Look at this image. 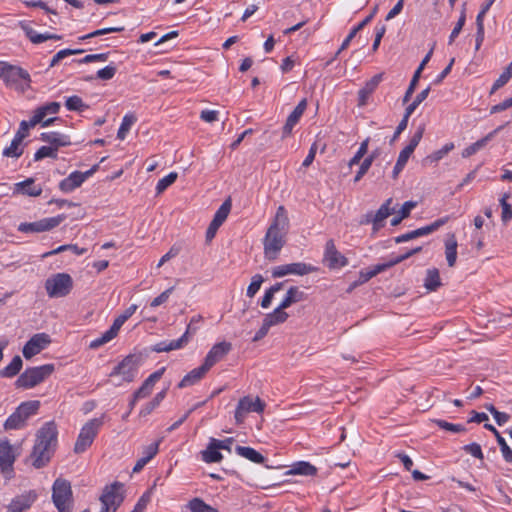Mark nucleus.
<instances>
[{"instance_id": "1", "label": "nucleus", "mask_w": 512, "mask_h": 512, "mask_svg": "<svg viewBox=\"0 0 512 512\" xmlns=\"http://www.w3.org/2000/svg\"><path fill=\"white\" fill-rule=\"evenodd\" d=\"M288 229L289 218L287 211L284 206H279L264 238V253L267 259H276L278 253L285 245V236Z\"/></svg>"}, {"instance_id": "2", "label": "nucleus", "mask_w": 512, "mask_h": 512, "mask_svg": "<svg viewBox=\"0 0 512 512\" xmlns=\"http://www.w3.org/2000/svg\"><path fill=\"white\" fill-rule=\"evenodd\" d=\"M52 502L58 512H72L74 499L70 481L57 478L52 485Z\"/></svg>"}, {"instance_id": "3", "label": "nucleus", "mask_w": 512, "mask_h": 512, "mask_svg": "<svg viewBox=\"0 0 512 512\" xmlns=\"http://www.w3.org/2000/svg\"><path fill=\"white\" fill-rule=\"evenodd\" d=\"M54 371L53 364H45L36 367L27 368L15 381L17 388L31 389L46 378H48Z\"/></svg>"}, {"instance_id": "4", "label": "nucleus", "mask_w": 512, "mask_h": 512, "mask_svg": "<svg viewBox=\"0 0 512 512\" xmlns=\"http://www.w3.org/2000/svg\"><path fill=\"white\" fill-rule=\"evenodd\" d=\"M124 485L120 482H114L110 486H106L100 497L102 504L101 512H116L118 507L124 501Z\"/></svg>"}, {"instance_id": "5", "label": "nucleus", "mask_w": 512, "mask_h": 512, "mask_svg": "<svg viewBox=\"0 0 512 512\" xmlns=\"http://www.w3.org/2000/svg\"><path fill=\"white\" fill-rule=\"evenodd\" d=\"M72 287L73 280L67 273H57L45 281L46 292L51 298L65 297Z\"/></svg>"}, {"instance_id": "6", "label": "nucleus", "mask_w": 512, "mask_h": 512, "mask_svg": "<svg viewBox=\"0 0 512 512\" xmlns=\"http://www.w3.org/2000/svg\"><path fill=\"white\" fill-rule=\"evenodd\" d=\"M139 368V357L136 355L126 356L120 363H118L113 370L110 372L109 377L115 378L121 376L122 380L116 382L115 385H121V382H132L134 381Z\"/></svg>"}, {"instance_id": "7", "label": "nucleus", "mask_w": 512, "mask_h": 512, "mask_svg": "<svg viewBox=\"0 0 512 512\" xmlns=\"http://www.w3.org/2000/svg\"><path fill=\"white\" fill-rule=\"evenodd\" d=\"M66 216L64 214L55 217L43 218L35 222L20 223L17 230L22 233H41L54 229L59 226Z\"/></svg>"}, {"instance_id": "8", "label": "nucleus", "mask_w": 512, "mask_h": 512, "mask_svg": "<svg viewBox=\"0 0 512 512\" xmlns=\"http://www.w3.org/2000/svg\"><path fill=\"white\" fill-rule=\"evenodd\" d=\"M0 77L6 82L7 85H21L24 83L29 87L31 78L27 70L10 64H4L0 71Z\"/></svg>"}, {"instance_id": "9", "label": "nucleus", "mask_w": 512, "mask_h": 512, "mask_svg": "<svg viewBox=\"0 0 512 512\" xmlns=\"http://www.w3.org/2000/svg\"><path fill=\"white\" fill-rule=\"evenodd\" d=\"M58 431L55 422L49 421L36 433V441L33 448H52L57 445Z\"/></svg>"}, {"instance_id": "10", "label": "nucleus", "mask_w": 512, "mask_h": 512, "mask_svg": "<svg viewBox=\"0 0 512 512\" xmlns=\"http://www.w3.org/2000/svg\"><path fill=\"white\" fill-rule=\"evenodd\" d=\"M265 406V402L262 401L259 397L252 398L251 396H244L239 400L235 410L236 422L242 423L246 415L250 412H263Z\"/></svg>"}, {"instance_id": "11", "label": "nucleus", "mask_w": 512, "mask_h": 512, "mask_svg": "<svg viewBox=\"0 0 512 512\" xmlns=\"http://www.w3.org/2000/svg\"><path fill=\"white\" fill-rule=\"evenodd\" d=\"M103 425V416L89 420L81 429L74 448H86L92 445L99 429Z\"/></svg>"}, {"instance_id": "12", "label": "nucleus", "mask_w": 512, "mask_h": 512, "mask_svg": "<svg viewBox=\"0 0 512 512\" xmlns=\"http://www.w3.org/2000/svg\"><path fill=\"white\" fill-rule=\"evenodd\" d=\"M99 168L98 164L92 166L86 172L74 171L59 183V189L64 193H70L80 187L86 179L91 177Z\"/></svg>"}, {"instance_id": "13", "label": "nucleus", "mask_w": 512, "mask_h": 512, "mask_svg": "<svg viewBox=\"0 0 512 512\" xmlns=\"http://www.w3.org/2000/svg\"><path fill=\"white\" fill-rule=\"evenodd\" d=\"M317 271V268L303 262L289 263L272 268L271 274L273 278H281L289 274L303 276L311 272Z\"/></svg>"}, {"instance_id": "14", "label": "nucleus", "mask_w": 512, "mask_h": 512, "mask_svg": "<svg viewBox=\"0 0 512 512\" xmlns=\"http://www.w3.org/2000/svg\"><path fill=\"white\" fill-rule=\"evenodd\" d=\"M51 343V338L46 333H37L33 335L24 345L22 349L25 359H31L33 356L39 354Z\"/></svg>"}, {"instance_id": "15", "label": "nucleus", "mask_w": 512, "mask_h": 512, "mask_svg": "<svg viewBox=\"0 0 512 512\" xmlns=\"http://www.w3.org/2000/svg\"><path fill=\"white\" fill-rule=\"evenodd\" d=\"M392 204V199H387L380 208L376 211L375 214L368 213L366 214V218L364 221H361L362 224H373V232H377L384 226L385 219L394 213V208L390 205Z\"/></svg>"}, {"instance_id": "16", "label": "nucleus", "mask_w": 512, "mask_h": 512, "mask_svg": "<svg viewBox=\"0 0 512 512\" xmlns=\"http://www.w3.org/2000/svg\"><path fill=\"white\" fill-rule=\"evenodd\" d=\"M232 349V345L229 342L223 341L216 343L207 353L203 366L210 370L216 363L221 361Z\"/></svg>"}, {"instance_id": "17", "label": "nucleus", "mask_w": 512, "mask_h": 512, "mask_svg": "<svg viewBox=\"0 0 512 512\" xmlns=\"http://www.w3.org/2000/svg\"><path fill=\"white\" fill-rule=\"evenodd\" d=\"M324 261L327 263L328 267L333 270L348 265V259L336 249L332 240L326 243Z\"/></svg>"}, {"instance_id": "18", "label": "nucleus", "mask_w": 512, "mask_h": 512, "mask_svg": "<svg viewBox=\"0 0 512 512\" xmlns=\"http://www.w3.org/2000/svg\"><path fill=\"white\" fill-rule=\"evenodd\" d=\"M37 499V493L30 490L24 494L18 495L12 499L8 505L9 512H24L28 510Z\"/></svg>"}, {"instance_id": "19", "label": "nucleus", "mask_w": 512, "mask_h": 512, "mask_svg": "<svg viewBox=\"0 0 512 512\" xmlns=\"http://www.w3.org/2000/svg\"><path fill=\"white\" fill-rule=\"evenodd\" d=\"M20 27L24 31L25 36L33 43L40 44L47 40H61L62 36L58 34L52 33H38L35 29H33L28 23L20 22Z\"/></svg>"}, {"instance_id": "20", "label": "nucleus", "mask_w": 512, "mask_h": 512, "mask_svg": "<svg viewBox=\"0 0 512 512\" xmlns=\"http://www.w3.org/2000/svg\"><path fill=\"white\" fill-rule=\"evenodd\" d=\"M190 325H188L185 333L176 340L161 341L154 345L153 351L155 352H169L184 347L189 342Z\"/></svg>"}, {"instance_id": "21", "label": "nucleus", "mask_w": 512, "mask_h": 512, "mask_svg": "<svg viewBox=\"0 0 512 512\" xmlns=\"http://www.w3.org/2000/svg\"><path fill=\"white\" fill-rule=\"evenodd\" d=\"M505 125H501L497 127L492 132L488 133L485 137L479 139L478 141L472 143L471 145L467 146L461 153L463 158H469L470 156L476 154L479 150L484 148L490 140L494 138V136L499 133Z\"/></svg>"}, {"instance_id": "22", "label": "nucleus", "mask_w": 512, "mask_h": 512, "mask_svg": "<svg viewBox=\"0 0 512 512\" xmlns=\"http://www.w3.org/2000/svg\"><path fill=\"white\" fill-rule=\"evenodd\" d=\"M165 371V368L162 367L157 371L153 372L143 383L142 385L135 391V398H145L147 397L155 383L159 381Z\"/></svg>"}, {"instance_id": "23", "label": "nucleus", "mask_w": 512, "mask_h": 512, "mask_svg": "<svg viewBox=\"0 0 512 512\" xmlns=\"http://www.w3.org/2000/svg\"><path fill=\"white\" fill-rule=\"evenodd\" d=\"M14 191L23 195L36 197L41 195L42 187L36 185L33 178H27L22 182L16 183Z\"/></svg>"}, {"instance_id": "24", "label": "nucleus", "mask_w": 512, "mask_h": 512, "mask_svg": "<svg viewBox=\"0 0 512 512\" xmlns=\"http://www.w3.org/2000/svg\"><path fill=\"white\" fill-rule=\"evenodd\" d=\"M383 79V73H379L374 75L370 80H368L364 87L359 90V105H365L368 97L375 91L380 82Z\"/></svg>"}, {"instance_id": "25", "label": "nucleus", "mask_w": 512, "mask_h": 512, "mask_svg": "<svg viewBox=\"0 0 512 512\" xmlns=\"http://www.w3.org/2000/svg\"><path fill=\"white\" fill-rule=\"evenodd\" d=\"M60 110V103L50 102L45 105L38 107L33 117L31 118V124L37 125L40 123L48 114H57Z\"/></svg>"}, {"instance_id": "26", "label": "nucleus", "mask_w": 512, "mask_h": 512, "mask_svg": "<svg viewBox=\"0 0 512 512\" xmlns=\"http://www.w3.org/2000/svg\"><path fill=\"white\" fill-rule=\"evenodd\" d=\"M208 371L209 370L206 369L203 365L194 368L189 373H187L178 383V388H186L196 384L205 376Z\"/></svg>"}, {"instance_id": "27", "label": "nucleus", "mask_w": 512, "mask_h": 512, "mask_svg": "<svg viewBox=\"0 0 512 512\" xmlns=\"http://www.w3.org/2000/svg\"><path fill=\"white\" fill-rule=\"evenodd\" d=\"M40 139L44 142H47L53 148H59L63 146L70 145V141L68 136L61 134L59 132H45L42 133Z\"/></svg>"}, {"instance_id": "28", "label": "nucleus", "mask_w": 512, "mask_h": 512, "mask_svg": "<svg viewBox=\"0 0 512 512\" xmlns=\"http://www.w3.org/2000/svg\"><path fill=\"white\" fill-rule=\"evenodd\" d=\"M317 468L311 465L309 462L299 461L291 466L289 470L285 472V475H316Z\"/></svg>"}, {"instance_id": "29", "label": "nucleus", "mask_w": 512, "mask_h": 512, "mask_svg": "<svg viewBox=\"0 0 512 512\" xmlns=\"http://www.w3.org/2000/svg\"><path fill=\"white\" fill-rule=\"evenodd\" d=\"M305 298V293L301 291L298 287L293 286L288 289L286 296L280 303V306L281 308L287 309L292 304L303 301Z\"/></svg>"}, {"instance_id": "30", "label": "nucleus", "mask_w": 512, "mask_h": 512, "mask_svg": "<svg viewBox=\"0 0 512 512\" xmlns=\"http://www.w3.org/2000/svg\"><path fill=\"white\" fill-rule=\"evenodd\" d=\"M445 256L448 266L454 267L457 260V241L454 234L445 241Z\"/></svg>"}, {"instance_id": "31", "label": "nucleus", "mask_w": 512, "mask_h": 512, "mask_svg": "<svg viewBox=\"0 0 512 512\" xmlns=\"http://www.w3.org/2000/svg\"><path fill=\"white\" fill-rule=\"evenodd\" d=\"M284 310L285 309L281 308L279 305L276 309H274L273 312L267 314L264 317L263 322L270 328L272 326L284 323L288 318V313H286Z\"/></svg>"}, {"instance_id": "32", "label": "nucleus", "mask_w": 512, "mask_h": 512, "mask_svg": "<svg viewBox=\"0 0 512 512\" xmlns=\"http://www.w3.org/2000/svg\"><path fill=\"white\" fill-rule=\"evenodd\" d=\"M23 361L19 355L13 357L12 361L0 370V377L13 378L22 369Z\"/></svg>"}, {"instance_id": "33", "label": "nucleus", "mask_w": 512, "mask_h": 512, "mask_svg": "<svg viewBox=\"0 0 512 512\" xmlns=\"http://www.w3.org/2000/svg\"><path fill=\"white\" fill-rule=\"evenodd\" d=\"M53 454V450H33V452L30 455V458L32 459V464L35 468L39 469L44 466L50 461Z\"/></svg>"}, {"instance_id": "34", "label": "nucleus", "mask_w": 512, "mask_h": 512, "mask_svg": "<svg viewBox=\"0 0 512 512\" xmlns=\"http://www.w3.org/2000/svg\"><path fill=\"white\" fill-rule=\"evenodd\" d=\"M40 408V401L30 400L22 402L16 409L26 421L30 416L35 415Z\"/></svg>"}, {"instance_id": "35", "label": "nucleus", "mask_w": 512, "mask_h": 512, "mask_svg": "<svg viewBox=\"0 0 512 512\" xmlns=\"http://www.w3.org/2000/svg\"><path fill=\"white\" fill-rule=\"evenodd\" d=\"M240 443L242 441H238L234 437H227L223 440H218L215 438H210V441L206 448H231V446H235V448H248L247 446H242Z\"/></svg>"}, {"instance_id": "36", "label": "nucleus", "mask_w": 512, "mask_h": 512, "mask_svg": "<svg viewBox=\"0 0 512 512\" xmlns=\"http://www.w3.org/2000/svg\"><path fill=\"white\" fill-rule=\"evenodd\" d=\"M23 140L20 135H15L11 141V144L3 150V156L10 158H19L23 154V148L21 147Z\"/></svg>"}, {"instance_id": "37", "label": "nucleus", "mask_w": 512, "mask_h": 512, "mask_svg": "<svg viewBox=\"0 0 512 512\" xmlns=\"http://www.w3.org/2000/svg\"><path fill=\"white\" fill-rule=\"evenodd\" d=\"M454 143L449 142L446 143L441 149L434 151L423 159V164H432L440 161L444 156H446L450 151L454 149Z\"/></svg>"}, {"instance_id": "38", "label": "nucleus", "mask_w": 512, "mask_h": 512, "mask_svg": "<svg viewBox=\"0 0 512 512\" xmlns=\"http://www.w3.org/2000/svg\"><path fill=\"white\" fill-rule=\"evenodd\" d=\"M440 285L441 281L438 269H428L424 282L425 288L430 291H435Z\"/></svg>"}, {"instance_id": "39", "label": "nucleus", "mask_w": 512, "mask_h": 512, "mask_svg": "<svg viewBox=\"0 0 512 512\" xmlns=\"http://www.w3.org/2000/svg\"><path fill=\"white\" fill-rule=\"evenodd\" d=\"M118 332L111 326L107 331H105L100 337L92 340L89 344L90 349H98L104 344L110 342L117 336Z\"/></svg>"}, {"instance_id": "40", "label": "nucleus", "mask_w": 512, "mask_h": 512, "mask_svg": "<svg viewBox=\"0 0 512 512\" xmlns=\"http://www.w3.org/2000/svg\"><path fill=\"white\" fill-rule=\"evenodd\" d=\"M448 220H449V217L446 216V217L437 219L436 221H434L433 223H431L427 226L416 229L415 231H416L417 237L426 236L428 234L435 232L440 227L445 225L448 222Z\"/></svg>"}, {"instance_id": "41", "label": "nucleus", "mask_w": 512, "mask_h": 512, "mask_svg": "<svg viewBox=\"0 0 512 512\" xmlns=\"http://www.w3.org/2000/svg\"><path fill=\"white\" fill-rule=\"evenodd\" d=\"M190 512H218V510L211 505L205 503L201 498H193L187 504Z\"/></svg>"}, {"instance_id": "42", "label": "nucleus", "mask_w": 512, "mask_h": 512, "mask_svg": "<svg viewBox=\"0 0 512 512\" xmlns=\"http://www.w3.org/2000/svg\"><path fill=\"white\" fill-rule=\"evenodd\" d=\"M231 200L227 199L225 200L221 206L217 209L212 222H216L217 225L221 226L225 220L227 219L230 210H231Z\"/></svg>"}, {"instance_id": "43", "label": "nucleus", "mask_w": 512, "mask_h": 512, "mask_svg": "<svg viewBox=\"0 0 512 512\" xmlns=\"http://www.w3.org/2000/svg\"><path fill=\"white\" fill-rule=\"evenodd\" d=\"M167 393V389H164L160 392H158L155 397L148 402L140 411V416H147L149 415L156 407L160 405V403L163 401Z\"/></svg>"}, {"instance_id": "44", "label": "nucleus", "mask_w": 512, "mask_h": 512, "mask_svg": "<svg viewBox=\"0 0 512 512\" xmlns=\"http://www.w3.org/2000/svg\"><path fill=\"white\" fill-rule=\"evenodd\" d=\"M16 455L14 450H0V468L2 472L12 470Z\"/></svg>"}, {"instance_id": "45", "label": "nucleus", "mask_w": 512, "mask_h": 512, "mask_svg": "<svg viewBox=\"0 0 512 512\" xmlns=\"http://www.w3.org/2000/svg\"><path fill=\"white\" fill-rule=\"evenodd\" d=\"M117 68L115 65L110 64L97 71L95 76H88L85 78L86 81H92L94 79H101L104 81L112 79L116 74Z\"/></svg>"}, {"instance_id": "46", "label": "nucleus", "mask_w": 512, "mask_h": 512, "mask_svg": "<svg viewBox=\"0 0 512 512\" xmlns=\"http://www.w3.org/2000/svg\"><path fill=\"white\" fill-rule=\"evenodd\" d=\"M64 251H72L76 255H83L84 253H86L87 249L80 248L75 244H65V245L59 246L58 248H56L54 250L44 253L42 257L47 258V257L56 255V254L64 252Z\"/></svg>"}, {"instance_id": "47", "label": "nucleus", "mask_w": 512, "mask_h": 512, "mask_svg": "<svg viewBox=\"0 0 512 512\" xmlns=\"http://www.w3.org/2000/svg\"><path fill=\"white\" fill-rule=\"evenodd\" d=\"M137 121L133 114H126L117 132V138L124 140L132 125Z\"/></svg>"}, {"instance_id": "48", "label": "nucleus", "mask_w": 512, "mask_h": 512, "mask_svg": "<svg viewBox=\"0 0 512 512\" xmlns=\"http://www.w3.org/2000/svg\"><path fill=\"white\" fill-rule=\"evenodd\" d=\"M65 107L69 111L83 112L89 108L87 104L83 102L81 97L77 95L70 96L65 101Z\"/></svg>"}, {"instance_id": "49", "label": "nucleus", "mask_w": 512, "mask_h": 512, "mask_svg": "<svg viewBox=\"0 0 512 512\" xmlns=\"http://www.w3.org/2000/svg\"><path fill=\"white\" fill-rule=\"evenodd\" d=\"M512 78V62L507 66V68L501 73L498 79L494 82L490 94L495 93L498 89L506 85L509 80Z\"/></svg>"}, {"instance_id": "50", "label": "nucleus", "mask_w": 512, "mask_h": 512, "mask_svg": "<svg viewBox=\"0 0 512 512\" xmlns=\"http://www.w3.org/2000/svg\"><path fill=\"white\" fill-rule=\"evenodd\" d=\"M302 114L293 110L287 117L286 123L283 126L282 137H287L291 134L294 126L299 122Z\"/></svg>"}, {"instance_id": "51", "label": "nucleus", "mask_w": 512, "mask_h": 512, "mask_svg": "<svg viewBox=\"0 0 512 512\" xmlns=\"http://www.w3.org/2000/svg\"><path fill=\"white\" fill-rule=\"evenodd\" d=\"M416 206V202H413V201H406L400 211H399V215L398 216H395L394 218H392L391 220V225L392 226H397L401 223V221L403 219H405L406 217H408L410 215V212L411 210Z\"/></svg>"}, {"instance_id": "52", "label": "nucleus", "mask_w": 512, "mask_h": 512, "mask_svg": "<svg viewBox=\"0 0 512 512\" xmlns=\"http://www.w3.org/2000/svg\"><path fill=\"white\" fill-rule=\"evenodd\" d=\"M434 423L442 430L447 431L452 434H457L464 432L466 430L465 425L463 424H453L449 423L442 419L434 420Z\"/></svg>"}, {"instance_id": "53", "label": "nucleus", "mask_w": 512, "mask_h": 512, "mask_svg": "<svg viewBox=\"0 0 512 512\" xmlns=\"http://www.w3.org/2000/svg\"><path fill=\"white\" fill-rule=\"evenodd\" d=\"M430 92V87H427L426 89L422 90L413 100L412 103H410L406 109L404 115H407L410 117L412 113L416 110V108L428 97Z\"/></svg>"}, {"instance_id": "54", "label": "nucleus", "mask_w": 512, "mask_h": 512, "mask_svg": "<svg viewBox=\"0 0 512 512\" xmlns=\"http://www.w3.org/2000/svg\"><path fill=\"white\" fill-rule=\"evenodd\" d=\"M509 199V194L504 193L499 199L500 206L502 208L501 219L504 224H507L512 219V207L507 202Z\"/></svg>"}, {"instance_id": "55", "label": "nucleus", "mask_w": 512, "mask_h": 512, "mask_svg": "<svg viewBox=\"0 0 512 512\" xmlns=\"http://www.w3.org/2000/svg\"><path fill=\"white\" fill-rule=\"evenodd\" d=\"M25 424V420L22 418L17 409L6 419L4 423L5 429H19Z\"/></svg>"}, {"instance_id": "56", "label": "nucleus", "mask_w": 512, "mask_h": 512, "mask_svg": "<svg viewBox=\"0 0 512 512\" xmlns=\"http://www.w3.org/2000/svg\"><path fill=\"white\" fill-rule=\"evenodd\" d=\"M178 174L176 172H170L165 177L161 178L156 185V193H163L169 186H171L177 179Z\"/></svg>"}, {"instance_id": "57", "label": "nucleus", "mask_w": 512, "mask_h": 512, "mask_svg": "<svg viewBox=\"0 0 512 512\" xmlns=\"http://www.w3.org/2000/svg\"><path fill=\"white\" fill-rule=\"evenodd\" d=\"M137 309V306L136 305H131L130 307H128L123 314H121L120 316H118L113 324H112V327L117 331L119 332L120 328L122 327V325L135 313Z\"/></svg>"}, {"instance_id": "58", "label": "nucleus", "mask_w": 512, "mask_h": 512, "mask_svg": "<svg viewBox=\"0 0 512 512\" xmlns=\"http://www.w3.org/2000/svg\"><path fill=\"white\" fill-rule=\"evenodd\" d=\"M200 459L206 463H217L223 459L221 450H201Z\"/></svg>"}, {"instance_id": "59", "label": "nucleus", "mask_w": 512, "mask_h": 512, "mask_svg": "<svg viewBox=\"0 0 512 512\" xmlns=\"http://www.w3.org/2000/svg\"><path fill=\"white\" fill-rule=\"evenodd\" d=\"M424 132H425V124H420L416 128L413 136L410 138L409 143L405 148L410 149L411 152H414L415 148L420 143V141L424 135Z\"/></svg>"}, {"instance_id": "60", "label": "nucleus", "mask_w": 512, "mask_h": 512, "mask_svg": "<svg viewBox=\"0 0 512 512\" xmlns=\"http://www.w3.org/2000/svg\"><path fill=\"white\" fill-rule=\"evenodd\" d=\"M57 148L51 146H42L34 154V160L40 161L46 157L57 158Z\"/></svg>"}, {"instance_id": "61", "label": "nucleus", "mask_w": 512, "mask_h": 512, "mask_svg": "<svg viewBox=\"0 0 512 512\" xmlns=\"http://www.w3.org/2000/svg\"><path fill=\"white\" fill-rule=\"evenodd\" d=\"M263 281H264V278L260 274H255L252 277L251 283L249 284V286L247 288V292H246V294L249 298H253L255 296V294L259 291Z\"/></svg>"}, {"instance_id": "62", "label": "nucleus", "mask_w": 512, "mask_h": 512, "mask_svg": "<svg viewBox=\"0 0 512 512\" xmlns=\"http://www.w3.org/2000/svg\"><path fill=\"white\" fill-rule=\"evenodd\" d=\"M239 455L254 463H263L264 456L258 450H236Z\"/></svg>"}, {"instance_id": "63", "label": "nucleus", "mask_w": 512, "mask_h": 512, "mask_svg": "<svg viewBox=\"0 0 512 512\" xmlns=\"http://www.w3.org/2000/svg\"><path fill=\"white\" fill-rule=\"evenodd\" d=\"M374 157V154H372L362 161L360 168L354 177V182L360 181V179L367 173L373 163Z\"/></svg>"}, {"instance_id": "64", "label": "nucleus", "mask_w": 512, "mask_h": 512, "mask_svg": "<svg viewBox=\"0 0 512 512\" xmlns=\"http://www.w3.org/2000/svg\"><path fill=\"white\" fill-rule=\"evenodd\" d=\"M151 501V491L148 490L138 499L131 512H144L148 503Z\"/></svg>"}]
</instances>
